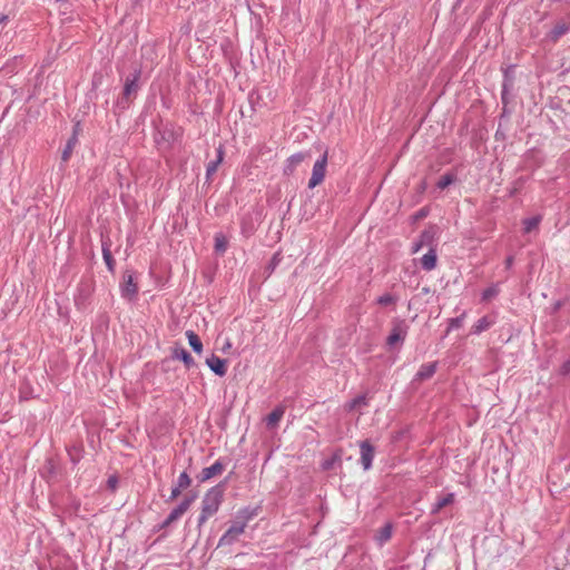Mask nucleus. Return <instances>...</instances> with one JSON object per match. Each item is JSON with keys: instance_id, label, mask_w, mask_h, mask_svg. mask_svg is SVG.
<instances>
[{"instance_id": "1", "label": "nucleus", "mask_w": 570, "mask_h": 570, "mask_svg": "<svg viewBox=\"0 0 570 570\" xmlns=\"http://www.w3.org/2000/svg\"><path fill=\"white\" fill-rule=\"evenodd\" d=\"M224 490L220 487H214L206 492L202 501V512L199 515V524L205 523L208 518L214 515L223 501Z\"/></svg>"}, {"instance_id": "2", "label": "nucleus", "mask_w": 570, "mask_h": 570, "mask_svg": "<svg viewBox=\"0 0 570 570\" xmlns=\"http://www.w3.org/2000/svg\"><path fill=\"white\" fill-rule=\"evenodd\" d=\"M106 207L104 200H96L94 207L89 214V223L94 225V220H96L98 225V230L101 235V254L105 263L107 264V243L104 240V230L106 228L107 218L105 217Z\"/></svg>"}, {"instance_id": "3", "label": "nucleus", "mask_w": 570, "mask_h": 570, "mask_svg": "<svg viewBox=\"0 0 570 570\" xmlns=\"http://www.w3.org/2000/svg\"><path fill=\"white\" fill-rule=\"evenodd\" d=\"M326 166H327V151L324 153V155L315 161L312 170V176L308 180V187L315 188L316 186L321 185L325 178L326 175Z\"/></svg>"}, {"instance_id": "4", "label": "nucleus", "mask_w": 570, "mask_h": 570, "mask_svg": "<svg viewBox=\"0 0 570 570\" xmlns=\"http://www.w3.org/2000/svg\"><path fill=\"white\" fill-rule=\"evenodd\" d=\"M122 296L132 298L137 294L138 286L135 283L134 275L130 272H126L120 283Z\"/></svg>"}, {"instance_id": "5", "label": "nucleus", "mask_w": 570, "mask_h": 570, "mask_svg": "<svg viewBox=\"0 0 570 570\" xmlns=\"http://www.w3.org/2000/svg\"><path fill=\"white\" fill-rule=\"evenodd\" d=\"M360 450L362 465L364 470H368L374 458V448L367 440H365L360 443Z\"/></svg>"}, {"instance_id": "6", "label": "nucleus", "mask_w": 570, "mask_h": 570, "mask_svg": "<svg viewBox=\"0 0 570 570\" xmlns=\"http://www.w3.org/2000/svg\"><path fill=\"white\" fill-rule=\"evenodd\" d=\"M206 364L219 376H224L227 372V362L214 354L206 358Z\"/></svg>"}, {"instance_id": "7", "label": "nucleus", "mask_w": 570, "mask_h": 570, "mask_svg": "<svg viewBox=\"0 0 570 570\" xmlns=\"http://www.w3.org/2000/svg\"><path fill=\"white\" fill-rule=\"evenodd\" d=\"M245 523L234 524L232 525L225 534L220 538L219 544H230L234 540H236L244 531Z\"/></svg>"}, {"instance_id": "8", "label": "nucleus", "mask_w": 570, "mask_h": 570, "mask_svg": "<svg viewBox=\"0 0 570 570\" xmlns=\"http://www.w3.org/2000/svg\"><path fill=\"white\" fill-rule=\"evenodd\" d=\"M306 158L307 155L303 153H297L288 157L284 167V174L287 176L292 175L297 166H299Z\"/></svg>"}, {"instance_id": "9", "label": "nucleus", "mask_w": 570, "mask_h": 570, "mask_svg": "<svg viewBox=\"0 0 570 570\" xmlns=\"http://www.w3.org/2000/svg\"><path fill=\"white\" fill-rule=\"evenodd\" d=\"M194 498L185 499L177 508H175L166 519V524H170L178 520L190 507Z\"/></svg>"}, {"instance_id": "10", "label": "nucleus", "mask_w": 570, "mask_h": 570, "mask_svg": "<svg viewBox=\"0 0 570 570\" xmlns=\"http://www.w3.org/2000/svg\"><path fill=\"white\" fill-rule=\"evenodd\" d=\"M406 336V328L403 327L401 324L395 325L390 335L386 338V344L391 347L396 345L397 343H402Z\"/></svg>"}, {"instance_id": "11", "label": "nucleus", "mask_w": 570, "mask_h": 570, "mask_svg": "<svg viewBox=\"0 0 570 570\" xmlns=\"http://www.w3.org/2000/svg\"><path fill=\"white\" fill-rule=\"evenodd\" d=\"M223 471H224V464L219 461H216L210 466L203 469V471L200 473V481L202 482L208 481L209 479H212L214 476L220 475L223 473Z\"/></svg>"}, {"instance_id": "12", "label": "nucleus", "mask_w": 570, "mask_h": 570, "mask_svg": "<svg viewBox=\"0 0 570 570\" xmlns=\"http://www.w3.org/2000/svg\"><path fill=\"white\" fill-rule=\"evenodd\" d=\"M173 358L181 361L187 368L195 365L191 355L183 347H175L173 350Z\"/></svg>"}, {"instance_id": "13", "label": "nucleus", "mask_w": 570, "mask_h": 570, "mask_svg": "<svg viewBox=\"0 0 570 570\" xmlns=\"http://www.w3.org/2000/svg\"><path fill=\"white\" fill-rule=\"evenodd\" d=\"M40 475L46 479L48 482L56 479L57 476V466L52 462V459H47L42 469L40 470Z\"/></svg>"}, {"instance_id": "14", "label": "nucleus", "mask_w": 570, "mask_h": 570, "mask_svg": "<svg viewBox=\"0 0 570 570\" xmlns=\"http://www.w3.org/2000/svg\"><path fill=\"white\" fill-rule=\"evenodd\" d=\"M495 323L494 316H483L481 317L473 326L472 331L475 334H480L487 330H489Z\"/></svg>"}, {"instance_id": "15", "label": "nucleus", "mask_w": 570, "mask_h": 570, "mask_svg": "<svg viewBox=\"0 0 570 570\" xmlns=\"http://www.w3.org/2000/svg\"><path fill=\"white\" fill-rule=\"evenodd\" d=\"M136 91H137V76H135L132 79L126 80L124 91H122L124 97L121 99V104H128L131 95H134Z\"/></svg>"}, {"instance_id": "16", "label": "nucleus", "mask_w": 570, "mask_h": 570, "mask_svg": "<svg viewBox=\"0 0 570 570\" xmlns=\"http://www.w3.org/2000/svg\"><path fill=\"white\" fill-rule=\"evenodd\" d=\"M393 527L391 523H386L376 531L375 540L380 546L386 543L392 537Z\"/></svg>"}, {"instance_id": "17", "label": "nucleus", "mask_w": 570, "mask_h": 570, "mask_svg": "<svg viewBox=\"0 0 570 570\" xmlns=\"http://www.w3.org/2000/svg\"><path fill=\"white\" fill-rule=\"evenodd\" d=\"M284 412L285 411L282 406L274 409L266 417L267 426L271 429L275 428L282 420Z\"/></svg>"}, {"instance_id": "18", "label": "nucleus", "mask_w": 570, "mask_h": 570, "mask_svg": "<svg viewBox=\"0 0 570 570\" xmlns=\"http://www.w3.org/2000/svg\"><path fill=\"white\" fill-rule=\"evenodd\" d=\"M435 370H436L435 363L423 364L416 373V379L420 381L428 380L433 376V374L435 373Z\"/></svg>"}, {"instance_id": "19", "label": "nucleus", "mask_w": 570, "mask_h": 570, "mask_svg": "<svg viewBox=\"0 0 570 570\" xmlns=\"http://www.w3.org/2000/svg\"><path fill=\"white\" fill-rule=\"evenodd\" d=\"M436 253L434 249H430L421 259L422 267L425 271H432L436 266Z\"/></svg>"}, {"instance_id": "20", "label": "nucleus", "mask_w": 570, "mask_h": 570, "mask_svg": "<svg viewBox=\"0 0 570 570\" xmlns=\"http://www.w3.org/2000/svg\"><path fill=\"white\" fill-rule=\"evenodd\" d=\"M186 337L188 340L190 347L194 350V352L197 354H202L203 343H202L199 336L194 331H187Z\"/></svg>"}, {"instance_id": "21", "label": "nucleus", "mask_w": 570, "mask_h": 570, "mask_svg": "<svg viewBox=\"0 0 570 570\" xmlns=\"http://www.w3.org/2000/svg\"><path fill=\"white\" fill-rule=\"evenodd\" d=\"M78 144V138L76 136H70V138L67 140V144L62 150L61 159L62 161H68L75 146Z\"/></svg>"}, {"instance_id": "22", "label": "nucleus", "mask_w": 570, "mask_h": 570, "mask_svg": "<svg viewBox=\"0 0 570 570\" xmlns=\"http://www.w3.org/2000/svg\"><path fill=\"white\" fill-rule=\"evenodd\" d=\"M223 158H224V151H223V148L219 147L217 149V159L215 161H210L208 165H207V176H210L213 174L216 173L218 166L222 164L223 161Z\"/></svg>"}, {"instance_id": "23", "label": "nucleus", "mask_w": 570, "mask_h": 570, "mask_svg": "<svg viewBox=\"0 0 570 570\" xmlns=\"http://www.w3.org/2000/svg\"><path fill=\"white\" fill-rule=\"evenodd\" d=\"M453 502H454V494L449 493L448 495H445L444 498H442L441 500H439L435 503V505L432 509V513H434V514L439 513L444 507H446Z\"/></svg>"}, {"instance_id": "24", "label": "nucleus", "mask_w": 570, "mask_h": 570, "mask_svg": "<svg viewBox=\"0 0 570 570\" xmlns=\"http://www.w3.org/2000/svg\"><path fill=\"white\" fill-rule=\"evenodd\" d=\"M215 239V250L218 253H225L227 249L228 240L222 233H217L214 237Z\"/></svg>"}, {"instance_id": "25", "label": "nucleus", "mask_w": 570, "mask_h": 570, "mask_svg": "<svg viewBox=\"0 0 570 570\" xmlns=\"http://www.w3.org/2000/svg\"><path fill=\"white\" fill-rule=\"evenodd\" d=\"M540 222H541V216L525 218L523 220L524 233H530L531 230L535 229L539 226Z\"/></svg>"}, {"instance_id": "26", "label": "nucleus", "mask_w": 570, "mask_h": 570, "mask_svg": "<svg viewBox=\"0 0 570 570\" xmlns=\"http://www.w3.org/2000/svg\"><path fill=\"white\" fill-rule=\"evenodd\" d=\"M568 30H569V26L566 22L557 23L551 31V37L553 40H558L561 36L567 33Z\"/></svg>"}, {"instance_id": "27", "label": "nucleus", "mask_w": 570, "mask_h": 570, "mask_svg": "<svg viewBox=\"0 0 570 570\" xmlns=\"http://www.w3.org/2000/svg\"><path fill=\"white\" fill-rule=\"evenodd\" d=\"M191 483V479L186 472L180 473L177 481V487L181 488L183 490L187 489Z\"/></svg>"}, {"instance_id": "28", "label": "nucleus", "mask_w": 570, "mask_h": 570, "mask_svg": "<svg viewBox=\"0 0 570 570\" xmlns=\"http://www.w3.org/2000/svg\"><path fill=\"white\" fill-rule=\"evenodd\" d=\"M453 180H454V179H453V176H452V175L446 174V175H443V176L439 179V181H438V184H436V185H438V187H439L440 189H444V188H446L449 185H451V184L453 183Z\"/></svg>"}, {"instance_id": "29", "label": "nucleus", "mask_w": 570, "mask_h": 570, "mask_svg": "<svg viewBox=\"0 0 570 570\" xmlns=\"http://www.w3.org/2000/svg\"><path fill=\"white\" fill-rule=\"evenodd\" d=\"M366 404V399L365 396H358L354 400H352L348 404H347V409L350 411L358 407V406H362V405H365Z\"/></svg>"}, {"instance_id": "30", "label": "nucleus", "mask_w": 570, "mask_h": 570, "mask_svg": "<svg viewBox=\"0 0 570 570\" xmlns=\"http://www.w3.org/2000/svg\"><path fill=\"white\" fill-rule=\"evenodd\" d=\"M395 302V297L391 294H384L377 298V303L383 306L394 304Z\"/></svg>"}, {"instance_id": "31", "label": "nucleus", "mask_w": 570, "mask_h": 570, "mask_svg": "<svg viewBox=\"0 0 570 570\" xmlns=\"http://www.w3.org/2000/svg\"><path fill=\"white\" fill-rule=\"evenodd\" d=\"M79 451L80 450L77 446L69 449L70 460L73 464H77L78 461L80 460Z\"/></svg>"}, {"instance_id": "32", "label": "nucleus", "mask_w": 570, "mask_h": 570, "mask_svg": "<svg viewBox=\"0 0 570 570\" xmlns=\"http://www.w3.org/2000/svg\"><path fill=\"white\" fill-rule=\"evenodd\" d=\"M560 373L562 375H569L570 376V360L562 364V366L560 367Z\"/></svg>"}, {"instance_id": "33", "label": "nucleus", "mask_w": 570, "mask_h": 570, "mask_svg": "<svg viewBox=\"0 0 570 570\" xmlns=\"http://www.w3.org/2000/svg\"><path fill=\"white\" fill-rule=\"evenodd\" d=\"M462 325V318L461 317H456V318H451L450 320V328H459L461 327Z\"/></svg>"}, {"instance_id": "34", "label": "nucleus", "mask_w": 570, "mask_h": 570, "mask_svg": "<svg viewBox=\"0 0 570 570\" xmlns=\"http://www.w3.org/2000/svg\"><path fill=\"white\" fill-rule=\"evenodd\" d=\"M497 294V291L494 288H488L483 292V299L488 301L491 297H493Z\"/></svg>"}, {"instance_id": "35", "label": "nucleus", "mask_w": 570, "mask_h": 570, "mask_svg": "<svg viewBox=\"0 0 570 570\" xmlns=\"http://www.w3.org/2000/svg\"><path fill=\"white\" fill-rule=\"evenodd\" d=\"M181 490H183L181 488H179V487H177V485H176V487L171 490L170 499H176V498L180 494Z\"/></svg>"}, {"instance_id": "36", "label": "nucleus", "mask_w": 570, "mask_h": 570, "mask_svg": "<svg viewBox=\"0 0 570 570\" xmlns=\"http://www.w3.org/2000/svg\"><path fill=\"white\" fill-rule=\"evenodd\" d=\"M79 131H80V122L77 121L75 124V126H73V130H72V135L71 136H76V138H78Z\"/></svg>"}, {"instance_id": "37", "label": "nucleus", "mask_w": 570, "mask_h": 570, "mask_svg": "<svg viewBox=\"0 0 570 570\" xmlns=\"http://www.w3.org/2000/svg\"><path fill=\"white\" fill-rule=\"evenodd\" d=\"M115 479L114 478H109V481H108V484H109V489L114 488L115 487Z\"/></svg>"}, {"instance_id": "38", "label": "nucleus", "mask_w": 570, "mask_h": 570, "mask_svg": "<svg viewBox=\"0 0 570 570\" xmlns=\"http://www.w3.org/2000/svg\"><path fill=\"white\" fill-rule=\"evenodd\" d=\"M421 245H422L421 243H420V244H416V245L414 246V248H413V253L419 252V249L421 248Z\"/></svg>"}, {"instance_id": "39", "label": "nucleus", "mask_w": 570, "mask_h": 570, "mask_svg": "<svg viewBox=\"0 0 570 570\" xmlns=\"http://www.w3.org/2000/svg\"><path fill=\"white\" fill-rule=\"evenodd\" d=\"M108 264H109V269H110L111 268V257L110 256H109Z\"/></svg>"}]
</instances>
